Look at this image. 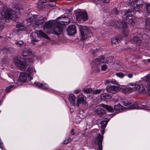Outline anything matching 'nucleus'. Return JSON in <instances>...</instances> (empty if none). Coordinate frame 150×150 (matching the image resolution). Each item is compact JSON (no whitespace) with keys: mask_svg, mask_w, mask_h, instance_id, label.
I'll return each instance as SVG.
<instances>
[{"mask_svg":"<svg viewBox=\"0 0 150 150\" xmlns=\"http://www.w3.org/2000/svg\"><path fill=\"white\" fill-rule=\"evenodd\" d=\"M145 28L149 30H150V21L146 20L145 24Z\"/></svg>","mask_w":150,"mask_h":150,"instance_id":"obj_35","label":"nucleus"},{"mask_svg":"<svg viewBox=\"0 0 150 150\" xmlns=\"http://www.w3.org/2000/svg\"><path fill=\"white\" fill-rule=\"evenodd\" d=\"M146 60L148 62L150 63V59H147Z\"/></svg>","mask_w":150,"mask_h":150,"instance_id":"obj_56","label":"nucleus"},{"mask_svg":"<svg viewBox=\"0 0 150 150\" xmlns=\"http://www.w3.org/2000/svg\"><path fill=\"white\" fill-rule=\"evenodd\" d=\"M133 40L134 43L138 45L141 42V40L137 37H134Z\"/></svg>","mask_w":150,"mask_h":150,"instance_id":"obj_31","label":"nucleus"},{"mask_svg":"<svg viewBox=\"0 0 150 150\" xmlns=\"http://www.w3.org/2000/svg\"><path fill=\"white\" fill-rule=\"evenodd\" d=\"M121 37L120 38L114 37L112 38L111 42L112 44H117L120 42L122 39Z\"/></svg>","mask_w":150,"mask_h":150,"instance_id":"obj_27","label":"nucleus"},{"mask_svg":"<svg viewBox=\"0 0 150 150\" xmlns=\"http://www.w3.org/2000/svg\"><path fill=\"white\" fill-rule=\"evenodd\" d=\"M137 91H138L141 94H144L146 93V87L142 84H139V87Z\"/></svg>","mask_w":150,"mask_h":150,"instance_id":"obj_21","label":"nucleus"},{"mask_svg":"<svg viewBox=\"0 0 150 150\" xmlns=\"http://www.w3.org/2000/svg\"><path fill=\"white\" fill-rule=\"evenodd\" d=\"M13 87V86L12 85H11L7 86L5 89V91L7 92H9L12 89V88Z\"/></svg>","mask_w":150,"mask_h":150,"instance_id":"obj_37","label":"nucleus"},{"mask_svg":"<svg viewBox=\"0 0 150 150\" xmlns=\"http://www.w3.org/2000/svg\"><path fill=\"white\" fill-rule=\"evenodd\" d=\"M109 120V119L107 118L103 119L100 122L101 129H104L105 128Z\"/></svg>","mask_w":150,"mask_h":150,"instance_id":"obj_23","label":"nucleus"},{"mask_svg":"<svg viewBox=\"0 0 150 150\" xmlns=\"http://www.w3.org/2000/svg\"><path fill=\"white\" fill-rule=\"evenodd\" d=\"M143 80L144 81H145L148 83H149L150 82V73L147 74L143 78Z\"/></svg>","mask_w":150,"mask_h":150,"instance_id":"obj_34","label":"nucleus"},{"mask_svg":"<svg viewBox=\"0 0 150 150\" xmlns=\"http://www.w3.org/2000/svg\"><path fill=\"white\" fill-rule=\"evenodd\" d=\"M45 1L43 0H40L39 1L38 4V7L39 8H45V6L44 4Z\"/></svg>","mask_w":150,"mask_h":150,"instance_id":"obj_30","label":"nucleus"},{"mask_svg":"<svg viewBox=\"0 0 150 150\" xmlns=\"http://www.w3.org/2000/svg\"><path fill=\"white\" fill-rule=\"evenodd\" d=\"M23 25L20 23H18L16 25V27L17 28H21L23 27Z\"/></svg>","mask_w":150,"mask_h":150,"instance_id":"obj_48","label":"nucleus"},{"mask_svg":"<svg viewBox=\"0 0 150 150\" xmlns=\"http://www.w3.org/2000/svg\"><path fill=\"white\" fill-rule=\"evenodd\" d=\"M53 3H54L53 5L52 6V5H50L51 6H55V4H56L55 2L54 1V2H53Z\"/></svg>","mask_w":150,"mask_h":150,"instance_id":"obj_55","label":"nucleus"},{"mask_svg":"<svg viewBox=\"0 0 150 150\" xmlns=\"http://www.w3.org/2000/svg\"><path fill=\"white\" fill-rule=\"evenodd\" d=\"M108 86L106 88V91L109 93H111L113 91L118 92L119 91V86Z\"/></svg>","mask_w":150,"mask_h":150,"instance_id":"obj_17","label":"nucleus"},{"mask_svg":"<svg viewBox=\"0 0 150 150\" xmlns=\"http://www.w3.org/2000/svg\"><path fill=\"white\" fill-rule=\"evenodd\" d=\"M117 67L118 68H119L120 67V65H119V64H117Z\"/></svg>","mask_w":150,"mask_h":150,"instance_id":"obj_57","label":"nucleus"},{"mask_svg":"<svg viewBox=\"0 0 150 150\" xmlns=\"http://www.w3.org/2000/svg\"><path fill=\"white\" fill-rule=\"evenodd\" d=\"M70 19L67 17H60L59 19L57 20L58 23L61 25H66L68 24L70 21Z\"/></svg>","mask_w":150,"mask_h":150,"instance_id":"obj_14","label":"nucleus"},{"mask_svg":"<svg viewBox=\"0 0 150 150\" xmlns=\"http://www.w3.org/2000/svg\"><path fill=\"white\" fill-rule=\"evenodd\" d=\"M27 19L28 22H31L33 28L36 30H38L42 25L44 21V18L42 16L38 17L36 15H29Z\"/></svg>","mask_w":150,"mask_h":150,"instance_id":"obj_4","label":"nucleus"},{"mask_svg":"<svg viewBox=\"0 0 150 150\" xmlns=\"http://www.w3.org/2000/svg\"><path fill=\"white\" fill-rule=\"evenodd\" d=\"M77 20L80 21L82 19L84 21H86L88 19L87 13L86 12H80L76 14Z\"/></svg>","mask_w":150,"mask_h":150,"instance_id":"obj_13","label":"nucleus"},{"mask_svg":"<svg viewBox=\"0 0 150 150\" xmlns=\"http://www.w3.org/2000/svg\"><path fill=\"white\" fill-rule=\"evenodd\" d=\"M92 91V89L91 88H85L83 89V91L86 93H91Z\"/></svg>","mask_w":150,"mask_h":150,"instance_id":"obj_36","label":"nucleus"},{"mask_svg":"<svg viewBox=\"0 0 150 150\" xmlns=\"http://www.w3.org/2000/svg\"><path fill=\"white\" fill-rule=\"evenodd\" d=\"M134 4V3H132L131 4V5H132V4Z\"/></svg>","mask_w":150,"mask_h":150,"instance_id":"obj_58","label":"nucleus"},{"mask_svg":"<svg viewBox=\"0 0 150 150\" xmlns=\"http://www.w3.org/2000/svg\"><path fill=\"white\" fill-rule=\"evenodd\" d=\"M139 84L137 82H130L128 83V85L131 86L132 91H137L139 87Z\"/></svg>","mask_w":150,"mask_h":150,"instance_id":"obj_18","label":"nucleus"},{"mask_svg":"<svg viewBox=\"0 0 150 150\" xmlns=\"http://www.w3.org/2000/svg\"><path fill=\"white\" fill-rule=\"evenodd\" d=\"M122 104L124 106H128V108L129 109H142L146 110L148 109V108L146 107L143 105H138L137 103L133 101L125 100L122 101Z\"/></svg>","mask_w":150,"mask_h":150,"instance_id":"obj_6","label":"nucleus"},{"mask_svg":"<svg viewBox=\"0 0 150 150\" xmlns=\"http://www.w3.org/2000/svg\"><path fill=\"white\" fill-rule=\"evenodd\" d=\"M126 22L122 21L121 22H119L117 21L113 22V23L110 24L109 25L110 26H113L115 27H117L122 29L124 30H125V32H123L124 36L126 37L127 35V31L126 30L127 29V23L129 24L132 25H134V22L133 21V18L132 15L128 14L126 16Z\"/></svg>","mask_w":150,"mask_h":150,"instance_id":"obj_3","label":"nucleus"},{"mask_svg":"<svg viewBox=\"0 0 150 150\" xmlns=\"http://www.w3.org/2000/svg\"><path fill=\"white\" fill-rule=\"evenodd\" d=\"M58 22L57 21H49L45 23L44 26V29L52 30L54 26L58 25Z\"/></svg>","mask_w":150,"mask_h":150,"instance_id":"obj_10","label":"nucleus"},{"mask_svg":"<svg viewBox=\"0 0 150 150\" xmlns=\"http://www.w3.org/2000/svg\"><path fill=\"white\" fill-rule=\"evenodd\" d=\"M119 91L125 94H128L133 92L131 87L128 85V84L126 86H120Z\"/></svg>","mask_w":150,"mask_h":150,"instance_id":"obj_12","label":"nucleus"},{"mask_svg":"<svg viewBox=\"0 0 150 150\" xmlns=\"http://www.w3.org/2000/svg\"><path fill=\"white\" fill-rule=\"evenodd\" d=\"M96 112L97 114L100 116L105 114L104 109L101 108H97L96 110Z\"/></svg>","mask_w":150,"mask_h":150,"instance_id":"obj_29","label":"nucleus"},{"mask_svg":"<svg viewBox=\"0 0 150 150\" xmlns=\"http://www.w3.org/2000/svg\"><path fill=\"white\" fill-rule=\"evenodd\" d=\"M100 106L102 107L103 108H105L108 111L110 112H112L113 111V108L111 106H109L107 105H105L103 104H102L100 105Z\"/></svg>","mask_w":150,"mask_h":150,"instance_id":"obj_26","label":"nucleus"},{"mask_svg":"<svg viewBox=\"0 0 150 150\" xmlns=\"http://www.w3.org/2000/svg\"><path fill=\"white\" fill-rule=\"evenodd\" d=\"M146 10L148 13L150 14V4L146 5Z\"/></svg>","mask_w":150,"mask_h":150,"instance_id":"obj_40","label":"nucleus"},{"mask_svg":"<svg viewBox=\"0 0 150 150\" xmlns=\"http://www.w3.org/2000/svg\"><path fill=\"white\" fill-rule=\"evenodd\" d=\"M147 92L148 95L150 96V83L147 85L146 86Z\"/></svg>","mask_w":150,"mask_h":150,"instance_id":"obj_42","label":"nucleus"},{"mask_svg":"<svg viewBox=\"0 0 150 150\" xmlns=\"http://www.w3.org/2000/svg\"><path fill=\"white\" fill-rule=\"evenodd\" d=\"M14 8L16 9V12L17 13L21 14L24 12L23 7L21 5L16 4L14 6Z\"/></svg>","mask_w":150,"mask_h":150,"instance_id":"obj_19","label":"nucleus"},{"mask_svg":"<svg viewBox=\"0 0 150 150\" xmlns=\"http://www.w3.org/2000/svg\"><path fill=\"white\" fill-rule=\"evenodd\" d=\"M110 83H111L113 84H116V86H117V85H118V86H119V85L117 83V81L114 80H110Z\"/></svg>","mask_w":150,"mask_h":150,"instance_id":"obj_46","label":"nucleus"},{"mask_svg":"<svg viewBox=\"0 0 150 150\" xmlns=\"http://www.w3.org/2000/svg\"><path fill=\"white\" fill-rule=\"evenodd\" d=\"M22 55L24 57L28 56H30V57H28L26 59H18L15 61L16 65L21 70L25 69L27 65L29 64L28 63L32 62L33 60L31 52L27 49H25L23 52Z\"/></svg>","mask_w":150,"mask_h":150,"instance_id":"obj_2","label":"nucleus"},{"mask_svg":"<svg viewBox=\"0 0 150 150\" xmlns=\"http://www.w3.org/2000/svg\"><path fill=\"white\" fill-rule=\"evenodd\" d=\"M58 25H54L52 30V33L56 35H58L62 33L63 28L62 26L59 25L58 22Z\"/></svg>","mask_w":150,"mask_h":150,"instance_id":"obj_11","label":"nucleus"},{"mask_svg":"<svg viewBox=\"0 0 150 150\" xmlns=\"http://www.w3.org/2000/svg\"><path fill=\"white\" fill-rule=\"evenodd\" d=\"M71 134L72 135H74V129H72L71 132Z\"/></svg>","mask_w":150,"mask_h":150,"instance_id":"obj_54","label":"nucleus"},{"mask_svg":"<svg viewBox=\"0 0 150 150\" xmlns=\"http://www.w3.org/2000/svg\"><path fill=\"white\" fill-rule=\"evenodd\" d=\"M116 75L117 76L121 78H122L124 76V73L122 72L117 73L116 74Z\"/></svg>","mask_w":150,"mask_h":150,"instance_id":"obj_39","label":"nucleus"},{"mask_svg":"<svg viewBox=\"0 0 150 150\" xmlns=\"http://www.w3.org/2000/svg\"><path fill=\"white\" fill-rule=\"evenodd\" d=\"M67 31L69 35H72L76 33V27L74 25H70L67 29Z\"/></svg>","mask_w":150,"mask_h":150,"instance_id":"obj_16","label":"nucleus"},{"mask_svg":"<svg viewBox=\"0 0 150 150\" xmlns=\"http://www.w3.org/2000/svg\"><path fill=\"white\" fill-rule=\"evenodd\" d=\"M39 34L41 36H42L48 40L50 39V38L45 33H44L42 30H39L37 31L36 32H33L30 35L32 42H38L40 40V37Z\"/></svg>","mask_w":150,"mask_h":150,"instance_id":"obj_8","label":"nucleus"},{"mask_svg":"<svg viewBox=\"0 0 150 150\" xmlns=\"http://www.w3.org/2000/svg\"><path fill=\"white\" fill-rule=\"evenodd\" d=\"M112 13L115 14H117L118 13V11L117 10L116 8H114L112 11Z\"/></svg>","mask_w":150,"mask_h":150,"instance_id":"obj_43","label":"nucleus"},{"mask_svg":"<svg viewBox=\"0 0 150 150\" xmlns=\"http://www.w3.org/2000/svg\"><path fill=\"white\" fill-rule=\"evenodd\" d=\"M130 11H123L122 13V14L123 15V16H124L126 14H127V13H128Z\"/></svg>","mask_w":150,"mask_h":150,"instance_id":"obj_49","label":"nucleus"},{"mask_svg":"<svg viewBox=\"0 0 150 150\" xmlns=\"http://www.w3.org/2000/svg\"><path fill=\"white\" fill-rule=\"evenodd\" d=\"M104 130L102 131V135L100 134L96 138L93 139V144L94 149L96 150H102V143L103 137V134H104Z\"/></svg>","mask_w":150,"mask_h":150,"instance_id":"obj_7","label":"nucleus"},{"mask_svg":"<svg viewBox=\"0 0 150 150\" xmlns=\"http://www.w3.org/2000/svg\"><path fill=\"white\" fill-rule=\"evenodd\" d=\"M102 89H99L93 91V93L94 94H97L101 93Z\"/></svg>","mask_w":150,"mask_h":150,"instance_id":"obj_38","label":"nucleus"},{"mask_svg":"<svg viewBox=\"0 0 150 150\" xmlns=\"http://www.w3.org/2000/svg\"><path fill=\"white\" fill-rule=\"evenodd\" d=\"M0 31L2 30L4 26L5 21L8 22L13 17L16 16V13L10 8L6 7L2 8L0 10ZM2 37L0 36V39Z\"/></svg>","mask_w":150,"mask_h":150,"instance_id":"obj_1","label":"nucleus"},{"mask_svg":"<svg viewBox=\"0 0 150 150\" xmlns=\"http://www.w3.org/2000/svg\"><path fill=\"white\" fill-rule=\"evenodd\" d=\"M122 108L123 106L120 104H118L115 106L114 109L116 111H120L122 109Z\"/></svg>","mask_w":150,"mask_h":150,"instance_id":"obj_33","label":"nucleus"},{"mask_svg":"<svg viewBox=\"0 0 150 150\" xmlns=\"http://www.w3.org/2000/svg\"><path fill=\"white\" fill-rule=\"evenodd\" d=\"M113 57L112 56L109 57L106 60H105L103 57L96 59L91 62V65L92 70L96 71H98L100 70V67L98 65V64L104 62L107 64L111 63L113 62Z\"/></svg>","mask_w":150,"mask_h":150,"instance_id":"obj_5","label":"nucleus"},{"mask_svg":"<svg viewBox=\"0 0 150 150\" xmlns=\"http://www.w3.org/2000/svg\"><path fill=\"white\" fill-rule=\"evenodd\" d=\"M71 141V138H69L68 139L64 140L63 142V143L65 144H68Z\"/></svg>","mask_w":150,"mask_h":150,"instance_id":"obj_41","label":"nucleus"},{"mask_svg":"<svg viewBox=\"0 0 150 150\" xmlns=\"http://www.w3.org/2000/svg\"><path fill=\"white\" fill-rule=\"evenodd\" d=\"M0 148H1L2 150H5V149L3 146V143L2 142H1V139H0Z\"/></svg>","mask_w":150,"mask_h":150,"instance_id":"obj_45","label":"nucleus"},{"mask_svg":"<svg viewBox=\"0 0 150 150\" xmlns=\"http://www.w3.org/2000/svg\"><path fill=\"white\" fill-rule=\"evenodd\" d=\"M27 76L25 72H21L19 77V79L22 82H25L27 79Z\"/></svg>","mask_w":150,"mask_h":150,"instance_id":"obj_24","label":"nucleus"},{"mask_svg":"<svg viewBox=\"0 0 150 150\" xmlns=\"http://www.w3.org/2000/svg\"><path fill=\"white\" fill-rule=\"evenodd\" d=\"M110 97V96L105 93L102 94L100 95V98L102 99H107Z\"/></svg>","mask_w":150,"mask_h":150,"instance_id":"obj_32","label":"nucleus"},{"mask_svg":"<svg viewBox=\"0 0 150 150\" xmlns=\"http://www.w3.org/2000/svg\"><path fill=\"white\" fill-rule=\"evenodd\" d=\"M69 99L70 104L74 106H76V97L74 95L71 94L69 95Z\"/></svg>","mask_w":150,"mask_h":150,"instance_id":"obj_22","label":"nucleus"},{"mask_svg":"<svg viewBox=\"0 0 150 150\" xmlns=\"http://www.w3.org/2000/svg\"><path fill=\"white\" fill-rule=\"evenodd\" d=\"M107 68V66L106 65H103L101 66V69L102 70L105 71Z\"/></svg>","mask_w":150,"mask_h":150,"instance_id":"obj_44","label":"nucleus"},{"mask_svg":"<svg viewBox=\"0 0 150 150\" xmlns=\"http://www.w3.org/2000/svg\"><path fill=\"white\" fill-rule=\"evenodd\" d=\"M12 42L16 44L19 47H21L22 46L24 43V42L22 40L18 41L15 40H12Z\"/></svg>","mask_w":150,"mask_h":150,"instance_id":"obj_28","label":"nucleus"},{"mask_svg":"<svg viewBox=\"0 0 150 150\" xmlns=\"http://www.w3.org/2000/svg\"><path fill=\"white\" fill-rule=\"evenodd\" d=\"M79 29L81 35V38L84 40L92 35V33L88 28L82 25H80Z\"/></svg>","mask_w":150,"mask_h":150,"instance_id":"obj_9","label":"nucleus"},{"mask_svg":"<svg viewBox=\"0 0 150 150\" xmlns=\"http://www.w3.org/2000/svg\"><path fill=\"white\" fill-rule=\"evenodd\" d=\"M133 74L132 73H129V74H127V76L129 78H132V77H133Z\"/></svg>","mask_w":150,"mask_h":150,"instance_id":"obj_47","label":"nucleus"},{"mask_svg":"<svg viewBox=\"0 0 150 150\" xmlns=\"http://www.w3.org/2000/svg\"><path fill=\"white\" fill-rule=\"evenodd\" d=\"M33 43L34 45H35V43Z\"/></svg>","mask_w":150,"mask_h":150,"instance_id":"obj_59","label":"nucleus"},{"mask_svg":"<svg viewBox=\"0 0 150 150\" xmlns=\"http://www.w3.org/2000/svg\"><path fill=\"white\" fill-rule=\"evenodd\" d=\"M103 2L105 3H108L109 2V0H103Z\"/></svg>","mask_w":150,"mask_h":150,"instance_id":"obj_53","label":"nucleus"},{"mask_svg":"<svg viewBox=\"0 0 150 150\" xmlns=\"http://www.w3.org/2000/svg\"><path fill=\"white\" fill-rule=\"evenodd\" d=\"M34 72H35V71L32 67H28L26 71V74L27 75L28 79L30 81L32 79V77L33 74V73Z\"/></svg>","mask_w":150,"mask_h":150,"instance_id":"obj_15","label":"nucleus"},{"mask_svg":"<svg viewBox=\"0 0 150 150\" xmlns=\"http://www.w3.org/2000/svg\"><path fill=\"white\" fill-rule=\"evenodd\" d=\"M19 29H21V28H19Z\"/></svg>","mask_w":150,"mask_h":150,"instance_id":"obj_60","label":"nucleus"},{"mask_svg":"<svg viewBox=\"0 0 150 150\" xmlns=\"http://www.w3.org/2000/svg\"><path fill=\"white\" fill-rule=\"evenodd\" d=\"M36 86L42 89H47L48 88V85L45 83H41L40 82H36L35 83Z\"/></svg>","mask_w":150,"mask_h":150,"instance_id":"obj_25","label":"nucleus"},{"mask_svg":"<svg viewBox=\"0 0 150 150\" xmlns=\"http://www.w3.org/2000/svg\"><path fill=\"white\" fill-rule=\"evenodd\" d=\"M81 91V90L79 89H76L74 91V92L75 93L77 94Z\"/></svg>","mask_w":150,"mask_h":150,"instance_id":"obj_50","label":"nucleus"},{"mask_svg":"<svg viewBox=\"0 0 150 150\" xmlns=\"http://www.w3.org/2000/svg\"><path fill=\"white\" fill-rule=\"evenodd\" d=\"M67 13H68V16H69V15H71V11H70L69 10H67L66 11Z\"/></svg>","mask_w":150,"mask_h":150,"instance_id":"obj_52","label":"nucleus"},{"mask_svg":"<svg viewBox=\"0 0 150 150\" xmlns=\"http://www.w3.org/2000/svg\"><path fill=\"white\" fill-rule=\"evenodd\" d=\"M110 83V80H107L105 81V83L106 84H108Z\"/></svg>","mask_w":150,"mask_h":150,"instance_id":"obj_51","label":"nucleus"},{"mask_svg":"<svg viewBox=\"0 0 150 150\" xmlns=\"http://www.w3.org/2000/svg\"><path fill=\"white\" fill-rule=\"evenodd\" d=\"M85 99L84 96L79 98L77 100L76 105L79 106L80 105H85L86 103Z\"/></svg>","mask_w":150,"mask_h":150,"instance_id":"obj_20","label":"nucleus"}]
</instances>
